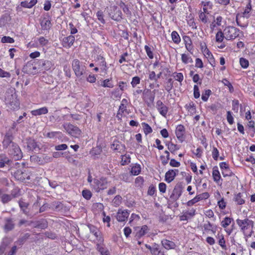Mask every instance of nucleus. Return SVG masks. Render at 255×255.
<instances>
[{
	"label": "nucleus",
	"instance_id": "31",
	"mask_svg": "<svg viewBox=\"0 0 255 255\" xmlns=\"http://www.w3.org/2000/svg\"><path fill=\"white\" fill-rule=\"evenodd\" d=\"M234 200L238 205H242L245 203V200L243 199V194L241 193L235 195Z\"/></svg>",
	"mask_w": 255,
	"mask_h": 255
},
{
	"label": "nucleus",
	"instance_id": "60",
	"mask_svg": "<svg viewBox=\"0 0 255 255\" xmlns=\"http://www.w3.org/2000/svg\"><path fill=\"white\" fill-rule=\"evenodd\" d=\"M144 49L148 57L150 59H152L153 58V54L151 48L147 45H145Z\"/></svg>",
	"mask_w": 255,
	"mask_h": 255
},
{
	"label": "nucleus",
	"instance_id": "44",
	"mask_svg": "<svg viewBox=\"0 0 255 255\" xmlns=\"http://www.w3.org/2000/svg\"><path fill=\"white\" fill-rule=\"evenodd\" d=\"M212 92L210 90L208 89L205 90V91L202 93L201 98L203 101L206 102L211 95Z\"/></svg>",
	"mask_w": 255,
	"mask_h": 255
},
{
	"label": "nucleus",
	"instance_id": "21",
	"mask_svg": "<svg viewBox=\"0 0 255 255\" xmlns=\"http://www.w3.org/2000/svg\"><path fill=\"white\" fill-rule=\"evenodd\" d=\"M40 25L42 30L48 31L52 26V24L50 20L44 18L40 22Z\"/></svg>",
	"mask_w": 255,
	"mask_h": 255
},
{
	"label": "nucleus",
	"instance_id": "63",
	"mask_svg": "<svg viewBox=\"0 0 255 255\" xmlns=\"http://www.w3.org/2000/svg\"><path fill=\"white\" fill-rule=\"evenodd\" d=\"M38 41L39 44L42 46H45L48 43V40L43 36L39 38Z\"/></svg>",
	"mask_w": 255,
	"mask_h": 255
},
{
	"label": "nucleus",
	"instance_id": "19",
	"mask_svg": "<svg viewBox=\"0 0 255 255\" xmlns=\"http://www.w3.org/2000/svg\"><path fill=\"white\" fill-rule=\"evenodd\" d=\"M156 108L159 113L165 117L168 112L167 107L164 105L161 101L158 100L156 102Z\"/></svg>",
	"mask_w": 255,
	"mask_h": 255
},
{
	"label": "nucleus",
	"instance_id": "18",
	"mask_svg": "<svg viewBox=\"0 0 255 255\" xmlns=\"http://www.w3.org/2000/svg\"><path fill=\"white\" fill-rule=\"evenodd\" d=\"M4 225L3 226V229L5 232H8L12 230L15 226L13 223V220L11 218H5L4 219Z\"/></svg>",
	"mask_w": 255,
	"mask_h": 255
},
{
	"label": "nucleus",
	"instance_id": "27",
	"mask_svg": "<svg viewBox=\"0 0 255 255\" xmlns=\"http://www.w3.org/2000/svg\"><path fill=\"white\" fill-rule=\"evenodd\" d=\"M212 176L214 181L218 183L221 179V175L218 169L217 166L214 167L213 169Z\"/></svg>",
	"mask_w": 255,
	"mask_h": 255
},
{
	"label": "nucleus",
	"instance_id": "42",
	"mask_svg": "<svg viewBox=\"0 0 255 255\" xmlns=\"http://www.w3.org/2000/svg\"><path fill=\"white\" fill-rule=\"evenodd\" d=\"M9 159L5 156H1L0 158V168L3 167L5 164H8Z\"/></svg>",
	"mask_w": 255,
	"mask_h": 255
},
{
	"label": "nucleus",
	"instance_id": "49",
	"mask_svg": "<svg viewBox=\"0 0 255 255\" xmlns=\"http://www.w3.org/2000/svg\"><path fill=\"white\" fill-rule=\"evenodd\" d=\"M181 59L182 62L185 64L193 62V60L191 57L188 56V55L185 54H182Z\"/></svg>",
	"mask_w": 255,
	"mask_h": 255
},
{
	"label": "nucleus",
	"instance_id": "41",
	"mask_svg": "<svg viewBox=\"0 0 255 255\" xmlns=\"http://www.w3.org/2000/svg\"><path fill=\"white\" fill-rule=\"evenodd\" d=\"M225 37L224 32H223L221 29L216 33V41L217 42H221Z\"/></svg>",
	"mask_w": 255,
	"mask_h": 255
},
{
	"label": "nucleus",
	"instance_id": "54",
	"mask_svg": "<svg viewBox=\"0 0 255 255\" xmlns=\"http://www.w3.org/2000/svg\"><path fill=\"white\" fill-rule=\"evenodd\" d=\"M1 42L2 43H12L14 42V40L13 38H11L9 36H4L2 37L1 39Z\"/></svg>",
	"mask_w": 255,
	"mask_h": 255
},
{
	"label": "nucleus",
	"instance_id": "16",
	"mask_svg": "<svg viewBox=\"0 0 255 255\" xmlns=\"http://www.w3.org/2000/svg\"><path fill=\"white\" fill-rule=\"evenodd\" d=\"M209 197V194L208 192H204L201 194L197 195L195 198L187 202L188 206H192L196 202L204 199H206L208 198Z\"/></svg>",
	"mask_w": 255,
	"mask_h": 255
},
{
	"label": "nucleus",
	"instance_id": "53",
	"mask_svg": "<svg viewBox=\"0 0 255 255\" xmlns=\"http://www.w3.org/2000/svg\"><path fill=\"white\" fill-rule=\"evenodd\" d=\"M165 145L167 146L168 150L171 152L174 153L175 151V144L170 141H167Z\"/></svg>",
	"mask_w": 255,
	"mask_h": 255
},
{
	"label": "nucleus",
	"instance_id": "36",
	"mask_svg": "<svg viewBox=\"0 0 255 255\" xmlns=\"http://www.w3.org/2000/svg\"><path fill=\"white\" fill-rule=\"evenodd\" d=\"M75 41V37L73 35H70L66 37H65L63 39V41L67 44L69 47H70L73 44Z\"/></svg>",
	"mask_w": 255,
	"mask_h": 255
},
{
	"label": "nucleus",
	"instance_id": "43",
	"mask_svg": "<svg viewBox=\"0 0 255 255\" xmlns=\"http://www.w3.org/2000/svg\"><path fill=\"white\" fill-rule=\"evenodd\" d=\"M111 79H109L104 80L102 82L101 86L105 88H113L114 87V85L112 82H111Z\"/></svg>",
	"mask_w": 255,
	"mask_h": 255
},
{
	"label": "nucleus",
	"instance_id": "52",
	"mask_svg": "<svg viewBox=\"0 0 255 255\" xmlns=\"http://www.w3.org/2000/svg\"><path fill=\"white\" fill-rule=\"evenodd\" d=\"M240 65L243 68H247L248 67L249 62L248 60L244 58H241L240 59Z\"/></svg>",
	"mask_w": 255,
	"mask_h": 255
},
{
	"label": "nucleus",
	"instance_id": "46",
	"mask_svg": "<svg viewBox=\"0 0 255 255\" xmlns=\"http://www.w3.org/2000/svg\"><path fill=\"white\" fill-rule=\"evenodd\" d=\"M142 125L145 134L150 133L152 131L151 128L147 124L143 123H142Z\"/></svg>",
	"mask_w": 255,
	"mask_h": 255
},
{
	"label": "nucleus",
	"instance_id": "62",
	"mask_svg": "<svg viewBox=\"0 0 255 255\" xmlns=\"http://www.w3.org/2000/svg\"><path fill=\"white\" fill-rule=\"evenodd\" d=\"M19 192L20 191L18 189L15 188L11 191L10 195L12 198H14L20 195Z\"/></svg>",
	"mask_w": 255,
	"mask_h": 255
},
{
	"label": "nucleus",
	"instance_id": "3",
	"mask_svg": "<svg viewBox=\"0 0 255 255\" xmlns=\"http://www.w3.org/2000/svg\"><path fill=\"white\" fill-rule=\"evenodd\" d=\"M109 16L113 20L120 21L122 19V12L116 5H110L107 7Z\"/></svg>",
	"mask_w": 255,
	"mask_h": 255
},
{
	"label": "nucleus",
	"instance_id": "26",
	"mask_svg": "<svg viewBox=\"0 0 255 255\" xmlns=\"http://www.w3.org/2000/svg\"><path fill=\"white\" fill-rule=\"evenodd\" d=\"M48 111L46 107H42L41 108H39L38 109L32 110L31 112V114L33 116H40L41 115H45L48 113Z\"/></svg>",
	"mask_w": 255,
	"mask_h": 255
},
{
	"label": "nucleus",
	"instance_id": "23",
	"mask_svg": "<svg viewBox=\"0 0 255 255\" xmlns=\"http://www.w3.org/2000/svg\"><path fill=\"white\" fill-rule=\"evenodd\" d=\"M137 229H139V230L137 231L135 235L137 239H140L144 236L148 231V227L146 225L142 226L140 229L139 227H137Z\"/></svg>",
	"mask_w": 255,
	"mask_h": 255
},
{
	"label": "nucleus",
	"instance_id": "47",
	"mask_svg": "<svg viewBox=\"0 0 255 255\" xmlns=\"http://www.w3.org/2000/svg\"><path fill=\"white\" fill-rule=\"evenodd\" d=\"M82 193L83 197L86 200L90 199L92 195L91 192L87 189L83 190Z\"/></svg>",
	"mask_w": 255,
	"mask_h": 255
},
{
	"label": "nucleus",
	"instance_id": "14",
	"mask_svg": "<svg viewBox=\"0 0 255 255\" xmlns=\"http://www.w3.org/2000/svg\"><path fill=\"white\" fill-rule=\"evenodd\" d=\"M13 140V136L12 133L10 131L7 132L4 136L2 141V145L4 148H8L11 145H12V143H14L15 142L12 141Z\"/></svg>",
	"mask_w": 255,
	"mask_h": 255
},
{
	"label": "nucleus",
	"instance_id": "8",
	"mask_svg": "<svg viewBox=\"0 0 255 255\" xmlns=\"http://www.w3.org/2000/svg\"><path fill=\"white\" fill-rule=\"evenodd\" d=\"M63 127L66 131L73 136L77 137L81 134V130L77 127L71 124H65Z\"/></svg>",
	"mask_w": 255,
	"mask_h": 255
},
{
	"label": "nucleus",
	"instance_id": "39",
	"mask_svg": "<svg viewBox=\"0 0 255 255\" xmlns=\"http://www.w3.org/2000/svg\"><path fill=\"white\" fill-rule=\"evenodd\" d=\"M171 37L173 42L176 44H178L181 41V39L178 33L175 31H173L171 33Z\"/></svg>",
	"mask_w": 255,
	"mask_h": 255
},
{
	"label": "nucleus",
	"instance_id": "4",
	"mask_svg": "<svg viewBox=\"0 0 255 255\" xmlns=\"http://www.w3.org/2000/svg\"><path fill=\"white\" fill-rule=\"evenodd\" d=\"M225 37L227 40L234 39L240 34V30L234 26L226 27L224 30Z\"/></svg>",
	"mask_w": 255,
	"mask_h": 255
},
{
	"label": "nucleus",
	"instance_id": "40",
	"mask_svg": "<svg viewBox=\"0 0 255 255\" xmlns=\"http://www.w3.org/2000/svg\"><path fill=\"white\" fill-rule=\"evenodd\" d=\"M121 164L122 165L128 164L130 162V157L129 155H121Z\"/></svg>",
	"mask_w": 255,
	"mask_h": 255
},
{
	"label": "nucleus",
	"instance_id": "9",
	"mask_svg": "<svg viewBox=\"0 0 255 255\" xmlns=\"http://www.w3.org/2000/svg\"><path fill=\"white\" fill-rule=\"evenodd\" d=\"M94 183L95 188L97 192L106 189L108 186V181L106 178H101L100 179H94Z\"/></svg>",
	"mask_w": 255,
	"mask_h": 255
},
{
	"label": "nucleus",
	"instance_id": "1",
	"mask_svg": "<svg viewBox=\"0 0 255 255\" xmlns=\"http://www.w3.org/2000/svg\"><path fill=\"white\" fill-rule=\"evenodd\" d=\"M4 97L5 103L10 109L14 110L18 109L19 103L15 93L12 91H6Z\"/></svg>",
	"mask_w": 255,
	"mask_h": 255
},
{
	"label": "nucleus",
	"instance_id": "50",
	"mask_svg": "<svg viewBox=\"0 0 255 255\" xmlns=\"http://www.w3.org/2000/svg\"><path fill=\"white\" fill-rule=\"evenodd\" d=\"M96 16L98 18V19L103 24L105 23V20L104 18V14L103 12L101 10H99L96 13Z\"/></svg>",
	"mask_w": 255,
	"mask_h": 255
},
{
	"label": "nucleus",
	"instance_id": "6",
	"mask_svg": "<svg viewBox=\"0 0 255 255\" xmlns=\"http://www.w3.org/2000/svg\"><path fill=\"white\" fill-rule=\"evenodd\" d=\"M202 5L203 6V11L199 13V18L202 21V22L204 23H206L208 21L207 17L206 15V13L209 14V12L208 10H207V8H206V6H208L210 9H211L213 7L212 3L210 1H202L201 2Z\"/></svg>",
	"mask_w": 255,
	"mask_h": 255
},
{
	"label": "nucleus",
	"instance_id": "59",
	"mask_svg": "<svg viewBox=\"0 0 255 255\" xmlns=\"http://www.w3.org/2000/svg\"><path fill=\"white\" fill-rule=\"evenodd\" d=\"M173 75L176 80L180 82H181L183 81L184 77L182 73L175 72L173 73Z\"/></svg>",
	"mask_w": 255,
	"mask_h": 255
},
{
	"label": "nucleus",
	"instance_id": "51",
	"mask_svg": "<svg viewBox=\"0 0 255 255\" xmlns=\"http://www.w3.org/2000/svg\"><path fill=\"white\" fill-rule=\"evenodd\" d=\"M12 199V198L10 195L5 194L1 196V202L3 204H5L10 201Z\"/></svg>",
	"mask_w": 255,
	"mask_h": 255
},
{
	"label": "nucleus",
	"instance_id": "13",
	"mask_svg": "<svg viewBox=\"0 0 255 255\" xmlns=\"http://www.w3.org/2000/svg\"><path fill=\"white\" fill-rule=\"evenodd\" d=\"M38 68L39 72L41 70H48L52 66V62L49 60H44L43 59L39 60L37 62Z\"/></svg>",
	"mask_w": 255,
	"mask_h": 255
},
{
	"label": "nucleus",
	"instance_id": "22",
	"mask_svg": "<svg viewBox=\"0 0 255 255\" xmlns=\"http://www.w3.org/2000/svg\"><path fill=\"white\" fill-rule=\"evenodd\" d=\"M163 247L166 250L173 249L176 247L175 244L171 241L164 239L161 241Z\"/></svg>",
	"mask_w": 255,
	"mask_h": 255
},
{
	"label": "nucleus",
	"instance_id": "34",
	"mask_svg": "<svg viewBox=\"0 0 255 255\" xmlns=\"http://www.w3.org/2000/svg\"><path fill=\"white\" fill-rule=\"evenodd\" d=\"M233 221V219L230 217H226L221 222V226L224 228H226L228 226H229L232 222Z\"/></svg>",
	"mask_w": 255,
	"mask_h": 255
},
{
	"label": "nucleus",
	"instance_id": "10",
	"mask_svg": "<svg viewBox=\"0 0 255 255\" xmlns=\"http://www.w3.org/2000/svg\"><path fill=\"white\" fill-rule=\"evenodd\" d=\"M182 189L183 187L181 183H179L177 184L174 187L172 193L170 196V199L173 201H175L178 200L181 195Z\"/></svg>",
	"mask_w": 255,
	"mask_h": 255
},
{
	"label": "nucleus",
	"instance_id": "33",
	"mask_svg": "<svg viewBox=\"0 0 255 255\" xmlns=\"http://www.w3.org/2000/svg\"><path fill=\"white\" fill-rule=\"evenodd\" d=\"M217 237L219 239V245L223 250H226L227 249V247L226 245V242L224 239V236L223 235H219L218 234Z\"/></svg>",
	"mask_w": 255,
	"mask_h": 255
},
{
	"label": "nucleus",
	"instance_id": "5",
	"mask_svg": "<svg viewBox=\"0 0 255 255\" xmlns=\"http://www.w3.org/2000/svg\"><path fill=\"white\" fill-rule=\"evenodd\" d=\"M7 149L8 154L15 160H19L22 157L21 149L16 143H12V145L8 147Z\"/></svg>",
	"mask_w": 255,
	"mask_h": 255
},
{
	"label": "nucleus",
	"instance_id": "57",
	"mask_svg": "<svg viewBox=\"0 0 255 255\" xmlns=\"http://www.w3.org/2000/svg\"><path fill=\"white\" fill-rule=\"evenodd\" d=\"M239 101L238 100H234L232 101V110L237 113L239 110Z\"/></svg>",
	"mask_w": 255,
	"mask_h": 255
},
{
	"label": "nucleus",
	"instance_id": "32",
	"mask_svg": "<svg viewBox=\"0 0 255 255\" xmlns=\"http://www.w3.org/2000/svg\"><path fill=\"white\" fill-rule=\"evenodd\" d=\"M101 244V243L99 242V243L97 244V250L100 253L101 255H109L108 250L102 246Z\"/></svg>",
	"mask_w": 255,
	"mask_h": 255
},
{
	"label": "nucleus",
	"instance_id": "20",
	"mask_svg": "<svg viewBox=\"0 0 255 255\" xmlns=\"http://www.w3.org/2000/svg\"><path fill=\"white\" fill-rule=\"evenodd\" d=\"M176 172H178V169H170L165 175V180L168 182L170 183L173 181L176 175Z\"/></svg>",
	"mask_w": 255,
	"mask_h": 255
},
{
	"label": "nucleus",
	"instance_id": "58",
	"mask_svg": "<svg viewBox=\"0 0 255 255\" xmlns=\"http://www.w3.org/2000/svg\"><path fill=\"white\" fill-rule=\"evenodd\" d=\"M222 173L224 177L232 176L234 175V174L230 169L229 167L224 170H223L222 171Z\"/></svg>",
	"mask_w": 255,
	"mask_h": 255
},
{
	"label": "nucleus",
	"instance_id": "7",
	"mask_svg": "<svg viewBox=\"0 0 255 255\" xmlns=\"http://www.w3.org/2000/svg\"><path fill=\"white\" fill-rule=\"evenodd\" d=\"M24 146L28 151H38L40 150V148L37 142L34 139L31 138L25 139V142H24Z\"/></svg>",
	"mask_w": 255,
	"mask_h": 255
},
{
	"label": "nucleus",
	"instance_id": "29",
	"mask_svg": "<svg viewBox=\"0 0 255 255\" xmlns=\"http://www.w3.org/2000/svg\"><path fill=\"white\" fill-rule=\"evenodd\" d=\"M37 0H31L29 2L27 1H23L20 3V5L25 8H30L36 4Z\"/></svg>",
	"mask_w": 255,
	"mask_h": 255
},
{
	"label": "nucleus",
	"instance_id": "28",
	"mask_svg": "<svg viewBox=\"0 0 255 255\" xmlns=\"http://www.w3.org/2000/svg\"><path fill=\"white\" fill-rule=\"evenodd\" d=\"M33 223L34 224V227L37 228L44 229L48 227L47 222L45 220L38 221Z\"/></svg>",
	"mask_w": 255,
	"mask_h": 255
},
{
	"label": "nucleus",
	"instance_id": "15",
	"mask_svg": "<svg viewBox=\"0 0 255 255\" xmlns=\"http://www.w3.org/2000/svg\"><path fill=\"white\" fill-rule=\"evenodd\" d=\"M129 215V211L119 209L117 213L116 218L119 222H123L127 220Z\"/></svg>",
	"mask_w": 255,
	"mask_h": 255
},
{
	"label": "nucleus",
	"instance_id": "25",
	"mask_svg": "<svg viewBox=\"0 0 255 255\" xmlns=\"http://www.w3.org/2000/svg\"><path fill=\"white\" fill-rule=\"evenodd\" d=\"M202 227L206 232L211 231L214 234L216 232V227L214 226L209 221H207L206 223L203 224Z\"/></svg>",
	"mask_w": 255,
	"mask_h": 255
},
{
	"label": "nucleus",
	"instance_id": "12",
	"mask_svg": "<svg viewBox=\"0 0 255 255\" xmlns=\"http://www.w3.org/2000/svg\"><path fill=\"white\" fill-rule=\"evenodd\" d=\"M88 227L90 230V233L93 234L97 238L98 242L102 243L104 241L103 238L101 236V233L99 230L95 226L90 224L88 225Z\"/></svg>",
	"mask_w": 255,
	"mask_h": 255
},
{
	"label": "nucleus",
	"instance_id": "24",
	"mask_svg": "<svg viewBox=\"0 0 255 255\" xmlns=\"http://www.w3.org/2000/svg\"><path fill=\"white\" fill-rule=\"evenodd\" d=\"M31 161L38 164L39 165L44 164V160L43 159V156L42 155H33L30 156Z\"/></svg>",
	"mask_w": 255,
	"mask_h": 255
},
{
	"label": "nucleus",
	"instance_id": "56",
	"mask_svg": "<svg viewBox=\"0 0 255 255\" xmlns=\"http://www.w3.org/2000/svg\"><path fill=\"white\" fill-rule=\"evenodd\" d=\"M129 174L128 173H122L119 175V178L121 180L126 182H129Z\"/></svg>",
	"mask_w": 255,
	"mask_h": 255
},
{
	"label": "nucleus",
	"instance_id": "17",
	"mask_svg": "<svg viewBox=\"0 0 255 255\" xmlns=\"http://www.w3.org/2000/svg\"><path fill=\"white\" fill-rule=\"evenodd\" d=\"M185 128L182 125H179L177 126L175 130V134L178 139L181 142H183L185 139Z\"/></svg>",
	"mask_w": 255,
	"mask_h": 255
},
{
	"label": "nucleus",
	"instance_id": "48",
	"mask_svg": "<svg viewBox=\"0 0 255 255\" xmlns=\"http://www.w3.org/2000/svg\"><path fill=\"white\" fill-rule=\"evenodd\" d=\"M252 9L251 4L250 2H249L246 7V9L243 13V16L245 17L248 18L249 17V13L251 11Z\"/></svg>",
	"mask_w": 255,
	"mask_h": 255
},
{
	"label": "nucleus",
	"instance_id": "30",
	"mask_svg": "<svg viewBox=\"0 0 255 255\" xmlns=\"http://www.w3.org/2000/svg\"><path fill=\"white\" fill-rule=\"evenodd\" d=\"M30 236L29 234L26 233L23 236L20 237L15 242V243L19 246L22 245L29 238Z\"/></svg>",
	"mask_w": 255,
	"mask_h": 255
},
{
	"label": "nucleus",
	"instance_id": "2",
	"mask_svg": "<svg viewBox=\"0 0 255 255\" xmlns=\"http://www.w3.org/2000/svg\"><path fill=\"white\" fill-rule=\"evenodd\" d=\"M236 222L237 225L240 228L241 231L243 233L244 235L247 236L246 233V231L247 230L251 227L252 229L254 226V222L252 220H249V219H245L244 220L237 219L236 220ZM253 230L251 232L250 234H249L248 236L251 237L252 235Z\"/></svg>",
	"mask_w": 255,
	"mask_h": 255
},
{
	"label": "nucleus",
	"instance_id": "64",
	"mask_svg": "<svg viewBox=\"0 0 255 255\" xmlns=\"http://www.w3.org/2000/svg\"><path fill=\"white\" fill-rule=\"evenodd\" d=\"M227 119L228 123L230 125H232L234 123V118L232 115V113L230 111H228L227 113Z\"/></svg>",
	"mask_w": 255,
	"mask_h": 255
},
{
	"label": "nucleus",
	"instance_id": "37",
	"mask_svg": "<svg viewBox=\"0 0 255 255\" xmlns=\"http://www.w3.org/2000/svg\"><path fill=\"white\" fill-rule=\"evenodd\" d=\"M14 176L15 178H16L17 180H19L22 181L25 180V174L23 173L20 170H17V172L14 173Z\"/></svg>",
	"mask_w": 255,
	"mask_h": 255
},
{
	"label": "nucleus",
	"instance_id": "55",
	"mask_svg": "<svg viewBox=\"0 0 255 255\" xmlns=\"http://www.w3.org/2000/svg\"><path fill=\"white\" fill-rule=\"evenodd\" d=\"M29 70L27 71V73L32 75L36 74L38 73V69H37L36 66H31L30 65L28 66Z\"/></svg>",
	"mask_w": 255,
	"mask_h": 255
},
{
	"label": "nucleus",
	"instance_id": "38",
	"mask_svg": "<svg viewBox=\"0 0 255 255\" xmlns=\"http://www.w3.org/2000/svg\"><path fill=\"white\" fill-rule=\"evenodd\" d=\"M19 206L21 209L22 210V212L25 215H27L28 213V212L26 211V208H27L28 206V204L27 203H26L23 201L20 200L18 202Z\"/></svg>",
	"mask_w": 255,
	"mask_h": 255
},
{
	"label": "nucleus",
	"instance_id": "61",
	"mask_svg": "<svg viewBox=\"0 0 255 255\" xmlns=\"http://www.w3.org/2000/svg\"><path fill=\"white\" fill-rule=\"evenodd\" d=\"M144 182L143 178L141 176H138L135 180V184L137 186H141Z\"/></svg>",
	"mask_w": 255,
	"mask_h": 255
},
{
	"label": "nucleus",
	"instance_id": "35",
	"mask_svg": "<svg viewBox=\"0 0 255 255\" xmlns=\"http://www.w3.org/2000/svg\"><path fill=\"white\" fill-rule=\"evenodd\" d=\"M141 171V167L139 164H135L131 169L130 172L132 175H137Z\"/></svg>",
	"mask_w": 255,
	"mask_h": 255
},
{
	"label": "nucleus",
	"instance_id": "11",
	"mask_svg": "<svg viewBox=\"0 0 255 255\" xmlns=\"http://www.w3.org/2000/svg\"><path fill=\"white\" fill-rule=\"evenodd\" d=\"M72 68L76 76L80 77L84 74V69L81 67L80 62L78 59H74L72 63Z\"/></svg>",
	"mask_w": 255,
	"mask_h": 255
},
{
	"label": "nucleus",
	"instance_id": "45",
	"mask_svg": "<svg viewBox=\"0 0 255 255\" xmlns=\"http://www.w3.org/2000/svg\"><path fill=\"white\" fill-rule=\"evenodd\" d=\"M140 82V78L138 76H134L132 78L130 83L132 88H135Z\"/></svg>",
	"mask_w": 255,
	"mask_h": 255
}]
</instances>
